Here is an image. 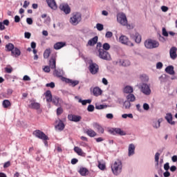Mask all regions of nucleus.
<instances>
[{"label": "nucleus", "mask_w": 177, "mask_h": 177, "mask_svg": "<svg viewBox=\"0 0 177 177\" xmlns=\"http://www.w3.org/2000/svg\"><path fill=\"white\" fill-rule=\"evenodd\" d=\"M117 20L120 24L122 26H126L127 28L130 29L131 28V25L128 24V20L127 16L124 13H120L117 15Z\"/></svg>", "instance_id": "1"}, {"label": "nucleus", "mask_w": 177, "mask_h": 177, "mask_svg": "<svg viewBox=\"0 0 177 177\" xmlns=\"http://www.w3.org/2000/svg\"><path fill=\"white\" fill-rule=\"evenodd\" d=\"M122 165L120 160L115 161L114 165H111V170L114 175L118 176L122 172Z\"/></svg>", "instance_id": "2"}, {"label": "nucleus", "mask_w": 177, "mask_h": 177, "mask_svg": "<svg viewBox=\"0 0 177 177\" xmlns=\"http://www.w3.org/2000/svg\"><path fill=\"white\" fill-rule=\"evenodd\" d=\"M145 46L147 49H154L160 46V43L156 40L149 39L145 41Z\"/></svg>", "instance_id": "3"}, {"label": "nucleus", "mask_w": 177, "mask_h": 177, "mask_svg": "<svg viewBox=\"0 0 177 177\" xmlns=\"http://www.w3.org/2000/svg\"><path fill=\"white\" fill-rule=\"evenodd\" d=\"M98 57L105 61H111V56L108 51L104 50L103 48H100L98 50Z\"/></svg>", "instance_id": "4"}, {"label": "nucleus", "mask_w": 177, "mask_h": 177, "mask_svg": "<svg viewBox=\"0 0 177 177\" xmlns=\"http://www.w3.org/2000/svg\"><path fill=\"white\" fill-rule=\"evenodd\" d=\"M82 21V14L80 12H75L71 17L70 23L73 26H77Z\"/></svg>", "instance_id": "5"}, {"label": "nucleus", "mask_w": 177, "mask_h": 177, "mask_svg": "<svg viewBox=\"0 0 177 177\" xmlns=\"http://www.w3.org/2000/svg\"><path fill=\"white\" fill-rule=\"evenodd\" d=\"M33 136L43 141L49 140V137L46 136L44 132L41 131L39 129L34 131Z\"/></svg>", "instance_id": "6"}, {"label": "nucleus", "mask_w": 177, "mask_h": 177, "mask_svg": "<svg viewBox=\"0 0 177 177\" xmlns=\"http://www.w3.org/2000/svg\"><path fill=\"white\" fill-rule=\"evenodd\" d=\"M119 41L124 45L133 47L134 44L129 41V39L125 35H121L119 38Z\"/></svg>", "instance_id": "7"}, {"label": "nucleus", "mask_w": 177, "mask_h": 177, "mask_svg": "<svg viewBox=\"0 0 177 177\" xmlns=\"http://www.w3.org/2000/svg\"><path fill=\"white\" fill-rule=\"evenodd\" d=\"M88 69L92 75H96L100 71V67L96 63H91L89 64Z\"/></svg>", "instance_id": "8"}, {"label": "nucleus", "mask_w": 177, "mask_h": 177, "mask_svg": "<svg viewBox=\"0 0 177 177\" xmlns=\"http://www.w3.org/2000/svg\"><path fill=\"white\" fill-rule=\"evenodd\" d=\"M62 81L66 82V84H68L69 86L72 87H75L80 84V82L78 80H73L66 77H62Z\"/></svg>", "instance_id": "9"}, {"label": "nucleus", "mask_w": 177, "mask_h": 177, "mask_svg": "<svg viewBox=\"0 0 177 177\" xmlns=\"http://www.w3.org/2000/svg\"><path fill=\"white\" fill-rule=\"evenodd\" d=\"M141 92L145 95H150L151 93V90L150 89V86H149L147 84H142L141 86Z\"/></svg>", "instance_id": "10"}, {"label": "nucleus", "mask_w": 177, "mask_h": 177, "mask_svg": "<svg viewBox=\"0 0 177 177\" xmlns=\"http://www.w3.org/2000/svg\"><path fill=\"white\" fill-rule=\"evenodd\" d=\"M68 120L71 122H79L82 120V116L74 115V114H68Z\"/></svg>", "instance_id": "11"}, {"label": "nucleus", "mask_w": 177, "mask_h": 177, "mask_svg": "<svg viewBox=\"0 0 177 177\" xmlns=\"http://www.w3.org/2000/svg\"><path fill=\"white\" fill-rule=\"evenodd\" d=\"M30 105L28 106L30 109L39 110L41 108V104L39 102H36L35 100H30Z\"/></svg>", "instance_id": "12"}, {"label": "nucleus", "mask_w": 177, "mask_h": 177, "mask_svg": "<svg viewBox=\"0 0 177 177\" xmlns=\"http://www.w3.org/2000/svg\"><path fill=\"white\" fill-rule=\"evenodd\" d=\"M111 133L113 134V136H115V135H120L121 136H126L127 133L125 131H122L120 128H115V129H113L111 131Z\"/></svg>", "instance_id": "13"}, {"label": "nucleus", "mask_w": 177, "mask_h": 177, "mask_svg": "<svg viewBox=\"0 0 177 177\" xmlns=\"http://www.w3.org/2000/svg\"><path fill=\"white\" fill-rule=\"evenodd\" d=\"M59 9L60 10H62V12H64L66 15H69V13L71 12L70 6L65 3L60 4Z\"/></svg>", "instance_id": "14"}, {"label": "nucleus", "mask_w": 177, "mask_h": 177, "mask_svg": "<svg viewBox=\"0 0 177 177\" xmlns=\"http://www.w3.org/2000/svg\"><path fill=\"white\" fill-rule=\"evenodd\" d=\"M66 46V41H59V42L55 43L53 45V48L55 50H61L62 48H63Z\"/></svg>", "instance_id": "15"}, {"label": "nucleus", "mask_w": 177, "mask_h": 177, "mask_svg": "<svg viewBox=\"0 0 177 177\" xmlns=\"http://www.w3.org/2000/svg\"><path fill=\"white\" fill-rule=\"evenodd\" d=\"M93 127L95 129H96L97 131V133L100 134H104V128L100 124L97 122H94L93 124Z\"/></svg>", "instance_id": "16"}, {"label": "nucleus", "mask_w": 177, "mask_h": 177, "mask_svg": "<svg viewBox=\"0 0 177 177\" xmlns=\"http://www.w3.org/2000/svg\"><path fill=\"white\" fill-rule=\"evenodd\" d=\"M136 153V146L133 143H131L129 145L128 148V156L131 157Z\"/></svg>", "instance_id": "17"}, {"label": "nucleus", "mask_w": 177, "mask_h": 177, "mask_svg": "<svg viewBox=\"0 0 177 177\" xmlns=\"http://www.w3.org/2000/svg\"><path fill=\"white\" fill-rule=\"evenodd\" d=\"M176 51H177V48L175 46L171 47L169 50L170 58L172 60H175L177 58Z\"/></svg>", "instance_id": "18"}, {"label": "nucleus", "mask_w": 177, "mask_h": 177, "mask_svg": "<svg viewBox=\"0 0 177 177\" xmlns=\"http://www.w3.org/2000/svg\"><path fill=\"white\" fill-rule=\"evenodd\" d=\"M84 133H86L88 137L90 138H95L97 136V133L96 131H95L92 129H88L84 131Z\"/></svg>", "instance_id": "19"}, {"label": "nucleus", "mask_w": 177, "mask_h": 177, "mask_svg": "<svg viewBox=\"0 0 177 177\" xmlns=\"http://www.w3.org/2000/svg\"><path fill=\"white\" fill-rule=\"evenodd\" d=\"M57 59L55 57H52L49 60V66L52 70L56 69Z\"/></svg>", "instance_id": "20"}, {"label": "nucleus", "mask_w": 177, "mask_h": 177, "mask_svg": "<svg viewBox=\"0 0 177 177\" xmlns=\"http://www.w3.org/2000/svg\"><path fill=\"white\" fill-rule=\"evenodd\" d=\"M75 153H76L78 156H82V157H85L86 156V153L84 152L82 148L79 147H75L73 149Z\"/></svg>", "instance_id": "21"}, {"label": "nucleus", "mask_w": 177, "mask_h": 177, "mask_svg": "<svg viewBox=\"0 0 177 177\" xmlns=\"http://www.w3.org/2000/svg\"><path fill=\"white\" fill-rule=\"evenodd\" d=\"M46 2L49 8H50L51 9H54V10L57 9V4L55 0H46Z\"/></svg>", "instance_id": "22"}, {"label": "nucleus", "mask_w": 177, "mask_h": 177, "mask_svg": "<svg viewBox=\"0 0 177 177\" xmlns=\"http://www.w3.org/2000/svg\"><path fill=\"white\" fill-rule=\"evenodd\" d=\"M55 129L59 131H62L65 129V124L62 120H59L57 124L55 126Z\"/></svg>", "instance_id": "23"}, {"label": "nucleus", "mask_w": 177, "mask_h": 177, "mask_svg": "<svg viewBox=\"0 0 177 177\" xmlns=\"http://www.w3.org/2000/svg\"><path fill=\"white\" fill-rule=\"evenodd\" d=\"M53 104L56 106H59L61 105L62 100L60 97H53V98L52 99Z\"/></svg>", "instance_id": "24"}, {"label": "nucleus", "mask_w": 177, "mask_h": 177, "mask_svg": "<svg viewBox=\"0 0 177 177\" xmlns=\"http://www.w3.org/2000/svg\"><path fill=\"white\" fill-rule=\"evenodd\" d=\"M165 120L171 125H175V121L172 120V113H169L166 114Z\"/></svg>", "instance_id": "25"}, {"label": "nucleus", "mask_w": 177, "mask_h": 177, "mask_svg": "<svg viewBox=\"0 0 177 177\" xmlns=\"http://www.w3.org/2000/svg\"><path fill=\"white\" fill-rule=\"evenodd\" d=\"M93 94L95 97L100 96L102 94V90L100 87H95L93 89Z\"/></svg>", "instance_id": "26"}, {"label": "nucleus", "mask_w": 177, "mask_h": 177, "mask_svg": "<svg viewBox=\"0 0 177 177\" xmlns=\"http://www.w3.org/2000/svg\"><path fill=\"white\" fill-rule=\"evenodd\" d=\"M45 97L47 102H52L53 101V95L50 91L48 90L45 93Z\"/></svg>", "instance_id": "27"}, {"label": "nucleus", "mask_w": 177, "mask_h": 177, "mask_svg": "<svg viewBox=\"0 0 177 177\" xmlns=\"http://www.w3.org/2000/svg\"><path fill=\"white\" fill-rule=\"evenodd\" d=\"M98 41V37L95 36L93 38L91 39L88 41V46H94V45H96Z\"/></svg>", "instance_id": "28"}, {"label": "nucleus", "mask_w": 177, "mask_h": 177, "mask_svg": "<svg viewBox=\"0 0 177 177\" xmlns=\"http://www.w3.org/2000/svg\"><path fill=\"white\" fill-rule=\"evenodd\" d=\"M11 55L15 57H19L21 55V50L17 48H14L11 51Z\"/></svg>", "instance_id": "29"}, {"label": "nucleus", "mask_w": 177, "mask_h": 177, "mask_svg": "<svg viewBox=\"0 0 177 177\" xmlns=\"http://www.w3.org/2000/svg\"><path fill=\"white\" fill-rule=\"evenodd\" d=\"M133 39L136 44H140L142 42V36L138 32H136L135 35H133Z\"/></svg>", "instance_id": "30"}, {"label": "nucleus", "mask_w": 177, "mask_h": 177, "mask_svg": "<svg viewBox=\"0 0 177 177\" xmlns=\"http://www.w3.org/2000/svg\"><path fill=\"white\" fill-rule=\"evenodd\" d=\"M165 72L170 75H174L175 71H174V66H168L166 67Z\"/></svg>", "instance_id": "31"}, {"label": "nucleus", "mask_w": 177, "mask_h": 177, "mask_svg": "<svg viewBox=\"0 0 177 177\" xmlns=\"http://www.w3.org/2000/svg\"><path fill=\"white\" fill-rule=\"evenodd\" d=\"M78 172L82 176H86L88 174V169L86 167H80Z\"/></svg>", "instance_id": "32"}, {"label": "nucleus", "mask_w": 177, "mask_h": 177, "mask_svg": "<svg viewBox=\"0 0 177 177\" xmlns=\"http://www.w3.org/2000/svg\"><path fill=\"white\" fill-rule=\"evenodd\" d=\"M124 93L127 94H131L133 93V88L131 86H127L124 88Z\"/></svg>", "instance_id": "33"}, {"label": "nucleus", "mask_w": 177, "mask_h": 177, "mask_svg": "<svg viewBox=\"0 0 177 177\" xmlns=\"http://www.w3.org/2000/svg\"><path fill=\"white\" fill-rule=\"evenodd\" d=\"M51 54V49L50 48H46L44 52V58L47 59L50 57Z\"/></svg>", "instance_id": "34"}, {"label": "nucleus", "mask_w": 177, "mask_h": 177, "mask_svg": "<svg viewBox=\"0 0 177 177\" xmlns=\"http://www.w3.org/2000/svg\"><path fill=\"white\" fill-rule=\"evenodd\" d=\"M2 106L4 109H8L11 106V102L9 100H4L2 102Z\"/></svg>", "instance_id": "35"}, {"label": "nucleus", "mask_w": 177, "mask_h": 177, "mask_svg": "<svg viewBox=\"0 0 177 177\" xmlns=\"http://www.w3.org/2000/svg\"><path fill=\"white\" fill-rule=\"evenodd\" d=\"M127 100L129 102H134L136 101V98L133 94L130 93L127 96Z\"/></svg>", "instance_id": "36"}, {"label": "nucleus", "mask_w": 177, "mask_h": 177, "mask_svg": "<svg viewBox=\"0 0 177 177\" xmlns=\"http://www.w3.org/2000/svg\"><path fill=\"white\" fill-rule=\"evenodd\" d=\"M6 49L8 52H12L15 49V46H14L13 44L9 43V44L6 45Z\"/></svg>", "instance_id": "37"}, {"label": "nucleus", "mask_w": 177, "mask_h": 177, "mask_svg": "<svg viewBox=\"0 0 177 177\" xmlns=\"http://www.w3.org/2000/svg\"><path fill=\"white\" fill-rule=\"evenodd\" d=\"M161 125V119H159L158 121H154L153 123V127L155 129H159Z\"/></svg>", "instance_id": "38"}, {"label": "nucleus", "mask_w": 177, "mask_h": 177, "mask_svg": "<svg viewBox=\"0 0 177 177\" xmlns=\"http://www.w3.org/2000/svg\"><path fill=\"white\" fill-rule=\"evenodd\" d=\"M102 48L104 51L107 52L111 49V45L109 43H104L102 45Z\"/></svg>", "instance_id": "39"}, {"label": "nucleus", "mask_w": 177, "mask_h": 177, "mask_svg": "<svg viewBox=\"0 0 177 177\" xmlns=\"http://www.w3.org/2000/svg\"><path fill=\"white\" fill-rule=\"evenodd\" d=\"M122 118L123 119H127L128 118H129L131 119H133V115L132 113H129V114L125 113V114L122 115Z\"/></svg>", "instance_id": "40"}, {"label": "nucleus", "mask_w": 177, "mask_h": 177, "mask_svg": "<svg viewBox=\"0 0 177 177\" xmlns=\"http://www.w3.org/2000/svg\"><path fill=\"white\" fill-rule=\"evenodd\" d=\"M124 106L125 107V109H129L130 108H131V102H129V101H125L124 102Z\"/></svg>", "instance_id": "41"}, {"label": "nucleus", "mask_w": 177, "mask_h": 177, "mask_svg": "<svg viewBox=\"0 0 177 177\" xmlns=\"http://www.w3.org/2000/svg\"><path fill=\"white\" fill-rule=\"evenodd\" d=\"M63 113H64V109H63L62 107H58V108L57 109V112H56V113H57V116H60Z\"/></svg>", "instance_id": "42"}, {"label": "nucleus", "mask_w": 177, "mask_h": 177, "mask_svg": "<svg viewBox=\"0 0 177 177\" xmlns=\"http://www.w3.org/2000/svg\"><path fill=\"white\" fill-rule=\"evenodd\" d=\"M96 28L98 31H102L104 30V25L102 24H97Z\"/></svg>", "instance_id": "43"}, {"label": "nucleus", "mask_w": 177, "mask_h": 177, "mask_svg": "<svg viewBox=\"0 0 177 177\" xmlns=\"http://www.w3.org/2000/svg\"><path fill=\"white\" fill-rule=\"evenodd\" d=\"M87 111L88 112H93L95 111V106L93 104H89L87 107Z\"/></svg>", "instance_id": "44"}, {"label": "nucleus", "mask_w": 177, "mask_h": 177, "mask_svg": "<svg viewBox=\"0 0 177 177\" xmlns=\"http://www.w3.org/2000/svg\"><path fill=\"white\" fill-rule=\"evenodd\" d=\"M113 33L110 31L106 32V33L105 35V37L107 39H111L113 37Z\"/></svg>", "instance_id": "45"}, {"label": "nucleus", "mask_w": 177, "mask_h": 177, "mask_svg": "<svg viewBox=\"0 0 177 177\" xmlns=\"http://www.w3.org/2000/svg\"><path fill=\"white\" fill-rule=\"evenodd\" d=\"M47 88H54L55 87V84L54 82L48 83L46 84Z\"/></svg>", "instance_id": "46"}, {"label": "nucleus", "mask_w": 177, "mask_h": 177, "mask_svg": "<svg viewBox=\"0 0 177 177\" xmlns=\"http://www.w3.org/2000/svg\"><path fill=\"white\" fill-rule=\"evenodd\" d=\"M131 65V62L129 60H124L122 62V66H129Z\"/></svg>", "instance_id": "47"}, {"label": "nucleus", "mask_w": 177, "mask_h": 177, "mask_svg": "<svg viewBox=\"0 0 177 177\" xmlns=\"http://www.w3.org/2000/svg\"><path fill=\"white\" fill-rule=\"evenodd\" d=\"M160 160V153L157 152L155 155V162L158 163V160Z\"/></svg>", "instance_id": "48"}, {"label": "nucleus", "mask_w": 177, "mask_h": 177, "mask_svg": "<svg viewBox=\"0 0 177 177\" xmlns=\"http://www.w3.org/2000/svg\"><path fill=\"white\" fill-rule=\"evenodd\" d=\"M104 108H105V106L104 104H100V105L95 106V109L97 110H102V109H104Z\"/></svg>", "instance_id": "49"}, {"label": "nucleus", "mask_w": 177, "mask_h": 177, "mask_svg": "<svg viewBox=\"0 0 177 177\" xmlns=\"http://www.w3.org/2000/svg\"><path fill=\"white\" fill-rule=\"evenodd\" d=\"M5 71H6V73H7L8 74H10V73H12L13 69H12V68H8V67H6V68H5Z\"/></svg>", "instance_id": "50"}, {"label": "nucleus", "mask_w": 177, "mask_h": 177, "mask_svg": "<svg viewBox=\"0 0 177 177\" xmlns=\"http://www.w3.org/2000/svg\"><path fill=\"white\" fill-rule=\"evenodd\" d=\"M10 165H11L10 161H7L3 164V168L4 169L8 168L10 167Z\"/></svg>", "instance_id": "51"}, {"label": "nucleus", "mask_w": 177, "mask_h": 177, "mask_svg": "<svg viewBox=\"0 0 177 177\" xmlns=\"http://www.w3.org/2000/svg\"><path fill=\"white\" fill-rule=\"evenodd\" d=\"M162 35L165 37H168V32H167L165 28H162Z\"/></svg>", "instance_id": "52"}, {"label": "nucleus", "mask_w": 177, "mask_h": 177, "mask_svg": "<svg viewBox=\"0 0 177 177\" xmlns=\"http://www.w3.org/2000/svg\"><path fill=\"white\" fill-rule=\"evenodd\" d=\"M143 109L145 111H149V109H150V106H149V104L145 103L143 104Z\"/></svg>", "instance_id": "53"}, {"label": "nucleus", "mask_w": 177, "mask_h": 177, "mask_svg": "<svg viewBox=\"0 0 177 177\" xmlns=\"http://www.w3.org/2000/svg\"><path fill=\"white\" fill-rule=\"evenodd\" d=\"M106 118L109 120H113L114 118V115L112 113H107L106 115Z\"/></svg>", "instance_id": "54"}, {"label": "nucleus", "mask_w": 177, "mask_h": 177, "mask_svg": "<svg viewBox=\"0 0 177 177\" xmlns=\"http://www.w3.org/2000/svg\"><path fill=\"white\" fill-rule=\"evenodd\" d=\"M44 71L45 72V73H50V66H45L44 68Z\"/></svg>", "instance_id": "55"}, {"label": "nucleus", "mask_w": 177, "mask_h": 177, "mask_svg": "<svg viewBox=\"0 0 177 177\" xmlns=\"http://www.w3.org/2000/svg\"><path fill=\"white\" fill-rule=\"evenodd\" d=\"M164 169H165V171L169 170V162H166V163L164 165Z\"/></svg>", "instance_id": "56"}, {"label": "nucleus", "mask_w": 177, "mask_h": 177, "mask_svg": "<svg viewBox=\"0 0 177 177\" xmlns=\"http://www.w3.org/2000/svg\"><path fill=\"white\" fill-rule=\"evenodd\" d=\"M24 37L26 39H30L31 37V33L30 32H25L24 33Z\"/></svg>", "instance_id": "57"}, {"label": "nucleus", "mask_w": 177, "mask_h": 177, "mask_svg": "<svg viewBox=\"0 0 177 177\" xmlns=\"http://www.w3.org/2000/svg\"><path fill=\"white\" fill-rule=\"evenodd\" d=\"M20 21H21L20 17L18 16V15H16V16L15 17V23H19Z\"/></svg>", "instance_id": "58"}, {"label": "nucleus", "mask_w": 177, "mask_h": 177, "mask_svg": "<svg viewBox=\"0 0 177 177\" xmlns=\"http://www.w3.org/2000/svg\"><path fill=\"white\" fill-rule=\"evenodd\" d=\"M78 162H79V160L77 158H73L71 160V164L73 165H76Z\"/></svg>", "instance_id": "59"}, {"label": "nucleus", "mask_w": 177, "mask_h": 177, "mask_svg": "<svg viewBox=\"0 0 177 177\" xmlns=\"http://www.w3.org/2000/svg\"><path fill=\"white\" fill-rule=\"evenodd\" d=\"M26 23L31 25L33 23V20L32 18H27L26 19Z\"/></svg>", "instance_id": "60"}, {"label": "nucleus", "mask_w": 177, "mask_h": 177, "mask_svg": "<svg viewBox=\"0 0 177 177\" xmlns=\"http://www.w3.org/2000/svg\"><path fill=\"white\" fill-rule=\"evenodd\" d=\"M163 176L164 177H169L171 176V173H169V171H166L163 173Z\"/></svg>", "instance_id": "61"}, {"label": "nucleus", "mask_w": 177, "mask_h": 177, "mask_svg": "<svg viewBox=\"0 0 177 177\" xmlns=\"http://www.w3.org/2000/svg\"><path fill=\"white\" fill-rule=\"evenodd\" d=\"M156 68L157 69L162 68V64L161 62H158L156 64Z\"/></svg>", "instance_id": "62"}, {"label": "nucleus", "mask_w": 177, "mask_h": 177, "mask_svg": "<svg viewBox=\"0 0 177 177\" xmlns=\"http://www.w3.org/2000/svg\"><path fill=\"white\" fill-rule=\"evenodd\" d=\"M161 10H162V12H168V7L162 6L161 7Z\"/></svg>", "instance_id": "63"}, {"label": "nucleus", "mask_w": 177, "mask_h": 177, "mask_svg": "<svg viewBox=\"0 0 177 177\" xmlns=\"http://www.w3.org/2000/svg\"><path fill=\"white\" fill-rule=\"evenodd\" d=\"M170 171H171V172H175V171H176V166H175V165L171 166V167H170Z\"/></svg>", "instance_id": "64"}]
</instances>
